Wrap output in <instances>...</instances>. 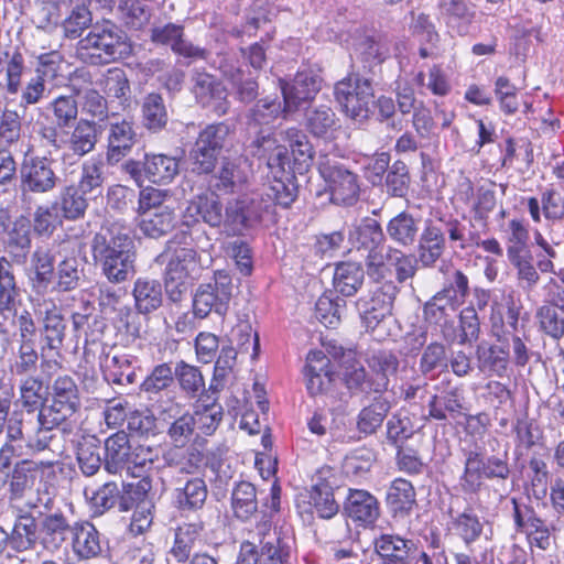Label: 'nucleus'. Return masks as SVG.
I'll list each match as a JSON object with an SVG mask.
<instances>
[{"instance_id":"39","label":"nucleus","mask_w":564,"mask_h":564,"mask_svg":"<svg viewBox=\"0 0 564 564\" xmlns=\"http://www.w3.org/2000/svg\"><path fill=\"white\" fill-rule=\"evenodd\" d=\"M294 112L295 111L286 110L285 99L280 101L278 98L263 97L259 99L252 108H250L248 113V124L250 127L268 126L273 123L278 118L282 117L286 119Z\"/></svg>"},{"instance_id":"15","label":"nucleus","mask_w":564,"mask_h":564,"mask_svg":"<svg viewBox=\"0 0 564 564\" xmlns=\"http://www.w3.org/2000/svg\"><path fill=\"white\" fill-rule=\"evenodd\" d=\"M192 83L193 94L202 107L218 117L228 112L230 101L227 89L216 77L204 72H195L192 75Z\"/></svg>"},{"instance_id":"64","label":"nucleus","mask_w":564,"mask_h":564,"mask_svg":"<svg viewBox=\"0 0 564 564\" xmlns=\"http://www.w3.org/2000/svg\"><path fill=\"white\" fill-rule=\"evenodd\" d=\"M560 308L553 305H543L536 311L540 330L554 340L564 336V317Z\"/></svg>"},{"instance_id":"50","label":"nucleus","mask_w":564,"mask_h":564,"mask_svg":"<svg viewBox=\"0 0 564 564\" xmlns=\"http://www.w3.org/2000/svg\"><path fill=\"white\" fill-rule=\"evenodd\" d=\"M141 112L143 126L152 132L161 131L167 123V110L160 94H148L142 100Z\"/></svg>"},{"instance_id":"59","label":"nucleus","mask_w":564,"mask_h":564,"mask_svg":"<svg viewBox=\"0 0 564 564\" xmlns=\"http://www.w3.org/2000/svg\"><path fill=\"white\" fill-rule=\"evenodd\" d=\"M284 135L290 144L294 163L300 166L299 169H306L314 158V149L307 135L297 128H289Z\"/></svg>"},{"instance_id":"34","label":"nucleus","mask_w":564,"mask_h":564,"mask_svg":"<svg viewBox=\"0 0 564 564\" xmlns=\"http://www.w3.org/2000/svg\"><path fill=\"white\" fill-rule=\"evenodd\" d=\"M200 523H184L175 530L174 543L170 550L172 564H186L192 552L200 540Z\"/></svg>"},{"instance_id":"7","label":"nucleus","mask_w":564,"mask_h":564,"mask_svg":"<svg viewBox=\"0 0 564 564\" xmlns=\"http://www.w3.org/2000/svg\"><path fill=\"white\" fill-rule=\"evenodd\" d=\"M274 214L273 204L263 189H258L230 200L226 206V231L239 234L243 229L271 218Z\"/></svg>"},{"instance_id":"41","label":"nucleus","mask_w":564,"mask_h":564,"mask_svg":"<svg viewBox=\"0 0 564 564\" xmlns=\"http://www.w3.org/2000/svg\"><path fill=\"white\" fill-rule=\"evenodd\" d=\"M478 368L481 372L503 377L507 375L510 352L507 346L491 345L478 346L476 349Z\"/></svg>"},{"instance_id":"9","label":"nucleus","mask_w":564,"mask_h":564,"mask_svg":"<svg viewBox=\"0 0 564 564\" xmlns=\"http://www.w3.org/2000/svg\"><path fill=\"white\" fill-rule=\"evenodd\" d=\"M334 94L348 117L359 122L368 118L369 104L373 97L369 79L351 74L335 85Z\"/></svg>"},{"instance_id":"24","label":"nucleus","mask_w":564,"mask_h":564,"mask_svg":"<svg viewBox=\"0 0 564 564\" xmlns=\"http://www.w3.org/2000/svg\"><path fill=\"white\" fill-rule=\"evenodd\" d=\"M86 267V258H64L56 265L52 289L58 293H68L83 286L87 281Z\"/></svg>"},{"instance_id":"55","label":"nucleus","mask_w":564,"mask_h":564,"mask_svg":"<svg viewBox=\"0 0 564 564\" xmlns=\"http://www.w3.org/2000/svg\"><path fill=\"white\" fill-rule=\"evenodd\" d=\"M86 196L75 185H69L63 188L54 205L59 208L66 219L76 220L84 217L86 213L88 207Z\"/></svg>"},{"instance_id":"18","label":"nucleus","mask_w":564,"mask_h":564,"mask_svg":"<svg viewBox=\"0 0 564 564\" xmlns=\"http://www.w3.org/2000/svg\"><path fill=\"white\" fill-rule=\"evenodd\" d=\"M203 221L213 228L226 227V213L216 192L202 193L193 197L183 214V224L187 227Z\"/></svg>"},{"instance_id":"45","label":"nucleus","mask_w":564,"mask_h":564,"mask_svg":"<svg viewBox=\"0 0 564 564\" xmlns=\"http://www.w3.org/2000/svg\"><path fill=\"white\" fill-rule=\"evenodd\" d=\"M191 416L194 421L195 430L200 434L210 436L217 431L223 421L224 409L215 400L212 402L198 401L194 405Z\"/></svg>"},{"instance_id":"26","label":"nucleus","mask_w":564,"mask_h":564,"mask_svg":"<svg viewBox=\"0 0 564 564\" xmlns=\"http://www.w3.org/2000/svg\"><path fill=\"white\" fill-rule=\"evenodd\" d=\"M30 511H21L14 520L12 530L4 533L3 542L15 552L32 550L40 539L36 520Z\"/></svg>"},{"instance_id":"42","label":"nucleus","mask_w":564,"mask_h":564,"mask_svg":"<svg viewBox=\"0 0 564 564\" xmlns=\"http://www.w3.org/2000/svg\"><path fill=\"white\" fill-rule=\"evenodd\" d=\"M231 510L242 521H249L258 512L257 489L249 481L237 482L231 491Z\"/></svg>"},{"instance_id":"19","label":"nucleus","mask_w":564,"mask_h":564,"mask_svg":"<svg viewBox=\"0 0 564 564\" xmlns=\"http://www.w3.org/2000/svg\"><path fill=\"white\" fill-rule=\"evenodd\" d=\"M151 41L156 45L170 46L171 50L184 57L191 59H205L207 51L194 45L184 37V28L175 23H166L151 29Z\"/></svg>"},{"instance_id":"44","label":"nucleus","mask_w":564,"mask_h":564,"mask_svg":"<svg viewBox=\"0 0 564 564\" xmlns=\"http://www.w3.org/2000/svg\"><path fill=\"white\" fill-rule=\"evenodd\" d=\"M365 271L359 263L340 262L336 265L333 283L343 296H352L364 283Z\"/></svg>"},{"instance_id":"30","label":"nucleus","mask_w":564,"mask_h":564,"mask_svg":"<svg viewBox=\"0 0 564 564\" xmlns=\"http://www.w3.org/2000/svg\"><path fill=\"white\" fill-rule=\"evenodd\" d=\"M74 554L79 560L96 558L102 553L100 533L89 521H76L72 533Z\"/></svg>"},{"instance_id":"8","label":"nucleus","mask_w":564,"mask_h":564,"mask_svg":"<svg viewBox=\"0 0 564 564\" xmlns=\"http://www.w3.org/2000/svg\"><path fill=\"white\" fill-rule=\"evenodd\" d=\"M36 466L31 460L17 463L9 476V501L23 502L28 510L43 508L51 511L54 507V497L47 490H35Z\"/></svg>"},{"instance_id":"27","label":"nucleus","mask_w":564,"mask_h":564,"mask_svg":"<svg viewBox=\"0 0 564 564\" xmlns=\"http://www.w3.org/2000/svg\"><path fill=\"white\" fill-rule=\"evenodd\" d=\"M208 490L204 479L194 477L178 479L173 489V503L180 511H196L203 508Z\"/></svg>"},{"instance_id":"51","label":"nucleus","mask_w":564,"mask_h":564,"mask_svg":"<svg viewBox=\"0 0 564 564\" xmlns=\"http://www.w3.org/2000/svg\"><path fill=\"white\" fill-rule=\"evenodd\" d=\"M419 263L420 261H417L415 256L405 253L400 248L391 246L387 247L386 254L383 256V264H387L389 269L393 267L395 280L399 283H404L412 279L417 271Z\"/></svg>"},{"instance_id":"61","label":"nucleus","mask_w":564,"mask_h":564,"mask_svg":"<svg viewBox=\"0 0 564 564\" xmlns=\"http://www.w3.org/2000/svg\"><path fill=\"white\" fill-rule=\"evenodd\" d=\"M387 502L394 512L411 510L415 503L414 487L402 478L393 480L387 492Z\"/></svg>"},{"instance_id":"52","label":"nucleus","mask_w":564,"mask_h":564,"mask_svg":"<svg viewBox=\"0 0 564 564\" xmlns=\"http://www.w3.org/2000/svg\"><path fill=\"white\" fill-rule=\"evenodd\" d=\"M462 393L458 388L446 391L442 398L434 394L429 401V415L437 421H445L447 419L446 412L452 417H456L462 414Z\"/></svg>"},{"instance_id":"60","label":"nucleus","mask_w":564,"mask_h":564,"mask_svg":"<svg viewBox=\"0 0 564 564\" xmlns=\"http://www.w3.org/2000/svg\"><path fill=\"white\" fill-rule=\"evenodd\" d=\"M453 528L465 545L469 547L482 534L484 523L478 516L469 509L458 513L453 519Z\"/></svg>"},{"instance_id":"49","label":"nucleus","mask_w":564,"mask_h":564,"mask_svg":"<svg viewBox=\"0 0 564 564\" xmlns=\"http://www.w3.org/2000/svg\"><path fill=\"white\" fill-rule=\"evenodd\" d=\"M310 500L321 518L330 519L339 510V506L334 498L333 486L319 476L312 485Z\"/></svg>"},{"instance_id":"47","label":"nucleus","mask_w":564,"mask_h":564,"mask_svg":"<svg viewBox=\"0 0 564 564\" xmlns=\"http://www.w3.org/2000/svg\"><path fill=\"white\" fill-rule=\"evenodd\" d=\"M15 262L0 257V311L14 310L21 295V290L14 274Z\"/></svg>"},{"instance_id":"14","label":"nucleus","mask_w":564,"mask_h":564,"mask_svg":"<svg viewBox=\"0 0 564 564\" xmlns=\"http://www.w3.org/2000/svg\"><path fill=\"white\" fill-rule=\"evenodd\" d=\"M138 132L132 119L113 118L107 130L106 162L116 165L127 158L138 143Z\"/></svg>"},{"instance_id":"20","label":"nucleus","mask_w":564,"mask_h":564,"mask_svg":"<svg viewBox=\"0 0 564 564\" xmlns=\"http://www.w3.org/2000/svg\"><path fill=\"white\" fill-rule=\"evenodd\" d=\"M75 522L65 516L55 506L51 511L42 512L39 523V536L41 544L48 551H57L72 535Z\"/></svg>"},{"instance_id":"28","label":"nucleus","mask_w":564,"mask_h":564,"mask_svg":"<svg viewBox=\"0 0 564 564\" xmlns=\"http://www.w3.org/2000/svg\"><path fill=\"white\" fill-rule=\"evenodd\" d=\"M421 231V218L405 210L392 217L386 226L387 237L399 248L413 247Z\"/></svg>"},{"instance_id":"58","label":"nucleus","mask_w":564,"mask_h":564,"mask_svg":"<svg viewBox=\"0 0 564 564\" xmlns=\"http://www.w3.org/2000/svg\"><path fill=\"white\" fill-rule=\"evenodd\" d=\"M459 306L453 302L451 296L438 291L423 305V317L429 324L441 325Z\"/></svg>"},{"instance_id":"11","label":"nucleus","mask_w":564,"mask_h":564,"mask_svg":"<svg viewBox=\"0 0 564 564\" xmlns=\"http://www.w3.org/2000/svg\"><path fill=\"white\" fill-rule=\"evenodd\" d=\"M214 283L200 284L193 299V313L198 318L212 312L223 316L227 313L232 295V282L225 271L215 273Z\"/></svg>"},{"instance_id":"35","label":"nucleus","mask_w":564,"mask_h":564,"mask_svg":"<svg viewBox=\"0 0 564 564\" xmlns=\"http://www.w3.org/2000/svg\"><path fill=\"white\" fill-rule=\"evenodd\" d=\"M441 15L449 31L466 35L474 21L475 10L463 0H449L441 3Z\"/></svg>"},{"instance_id":"63","label":"nucleus","mask_w":564,"mask_h":564,"mask_svg":"<svg viewBox=\"0 0 564 564\" xmlns=\"http://www.w3.org/2000/svg\"><path fill=\"white\" fill-rule=\"evenodd\" d=\"M100 446L95 437L86 438L78 444L77 463L85 476H94L102 464Z\"/></svg>"},{"instance_id":"37","label":"nucleus","mask_w":564,"mask_h":564,"mask_svg":"<svg viewBox=\"0 0 564 564\" xmlns=\"http://www.w3.org/2000/svg\"><path fill=\"white\" fill-rule=\"evenodd\" d=\"M135 310L140 314L156 311L163 302V291L160 281L150 278H138L132 291Z\"/></svg>"},{"instance_id":"25","label":"nucleus","mask_w":564,"mask_h":564,"mask_svg":"<svg viewBox=\"0 0 564 564\" xmlns=\"http://www.w3.org/2000/svg\"><path fill=\"white\" fill-rule=\"evenodd\" d=\"M241 158H224L220 167L212 176L209 187L220 194H232L248 181V173L242 167Z\"/></svg>"},{"instance_id":"40","label":"nucleus","mask_w":564,"mask_h":564,"mask_svg":"<svg viewBox=\"0 0 564 564\" xmlns=\"http://www.w3.org/2000/svg\"><path fill=\"white\" fill-rule=\"evenodd\" d=\"M368 367L371 370L375 388L379 393H383L389 388L390 377L394 376L399 369V359L391 351L379 350L368 359Z\"/></svg>"},{"instance_id":"57","label":"nucleus","mask_w":564,"mask_h":564,"mask_svg":"<svg viewBox=\"0 0 564 564\" xmlns=\"http://www.w3.org/2000/svg\"><path fill=\"white\" fill-rule=\"evenodd\" d=\"M99 86L108 97L119 99L122 104L130 99V83L126 72L120 67L107 69L99 80Z\"/></svg>"},{"instance_id":"56","label":"nucleus","mask_w":564,"mask_h":564,"mask_svg":"<svg viewBox=\"0 0 564 564\" xmlns=\"http://www.w3.org/2000/svg\"><path fill=\"white\" fill-rule=\"evenodd\" d=\"M93 13L86 1L73 6L68 15L62 23L65 37L76 40L82 36L85 30L93 28Z\"/></svg>"},{"instance_id":"54","label":"nucleus","mask_w":564,"mask_h":564,"mask_svg":"<svg viewBox=\"0 0 564 564\" xmlns=\"http://www.w3.org/2000/svg\"><path fill=\"white\" fill-rule=\"evenodd\" d=\"M181 390L189 398H196L205 392V380L199 368L183 360L173 370Z\"/></svg>"},{"instance_id":"32","label":"nucleus","mask_w":564,"mask_h":564,"mask_svg":"<svg viewBox=\"0 0 564 564\" xmlns=\"http://www.w3.org/2000/svg\"><path fill=\"white\" fill-rule=\"evenodd\" d=\"M345 511L354 521L372 524L379 517V503L375 496L362 489H349Z\"/></svg>"},{"instance_id":"10","label":"nucleus","mask_w":564,"mask_h":564,"mask_svg":"<svg viewBox=\"0 0 564 564\" xmlns=\"http://www.w3.org/2000/svg\"><path fill=\"white\" fill-rule=\"evenodd\" d=\"M0 226L3 228L1 243L8 260L22 265L26 262L32 247V223L25 215L10 221L7 210L0 209Z\"/></svg>"},{"instance_id":"21","label":"nucleus","mask_w":564,"mask_h":564,"mask_svg":"<svg viewBox=\"0 0 564 564\" xmlns=\"http://www.w3.org/2000/svg\"><path fill=\"white\" fill-rule=\"evenodd\" d=\"M44 305L40 327L41 351L42 355L48 351L59 356L66 336V323L53 301H44Z\"/></svg>"},{"instance_id":"48","label":"nucleus","mask_w":564,"mask_h":564,"mask_svg":"<svg viewBox=\"0 0 564 564\" xmlns=\"http://www.w3.org/2000/svg\"><path fill=\"white\" fill-rule=\"evenodd\" d=\"M336 113L328 105H318L305 111L306 130L315 138L326 139L335 129Z\"/></svg>"},{"instance_id":"3","label":"nucleus","mask_w":564,"mask_h":564,"mask_svg":"<svg viewBox=\"0 0 564 564\" xmlns=\"http://www.w3.org/2000/svg\"><path fill=\"white\" fill-rule=\"evenodd\" d=\"M132 46L126 32L110 20L96 22L76 44L78 59L89 65H106L129 56Z\"/></svg>"},{"instance_id":"12","label":"nucleus","mask_w":564,"mask_h":564,"mask_svg":"<svg viewBox=\"0 0 564 564\" xmlns=\"http://www.w3.org/2000/svg\"><path fill=\"white\" fill-rule=\"evenodd\" d=\"M20 180L22 200H25L29 194L53 192L61 181L54 170V160L39 155L24 159L20 167Z\"/></svg>"},{"instance_id":"4","label":"nucleus","mask_w":564,"mask_h":564,"mask_svg":"<svg viewBox=\"0 0 564 564\" xmlns=\"http://www.w3.org/2000/svg\"><path fill=\"white\" fill-rule=\"evenodd\" d=\"M349 241L354 248L364 252L366 272L375 282H381L388 276L389 268L383 264L386 254V235L379 221L366 217L349 231Z\"/></svg>"},{"instance_id":"36","label":"nucleus","mask_w":564,"mask_h":564,"mask_svg":"<svg viewBox=\"0 0 564 564\" xmlns=\"http://www.w3.org/2000/svg\"><path fill=\"white\" fill-rule=\"evenodd\" d=\"M224 77L230 83L237 100L243 104H250L259 95V84L251 74H246L240 67L232 64L220 65Z\"/></svg>"},{"instance_id":"1","label":"nucleus","mask_w":564,"mask_h":564,"mask_svg":"<svg viewBox=\"0 0 564 564\" xmlns=\"http://www.w3.org/2000/svg\"><path fill=\"white\" fill-rule=\"evenodd\" d=\"M79 409V389L75 380L68 375L58 376L52 384L51 404L42 406L36 414L35 434L28 440L30 449L36 453L46 449L55 429L70 433Z\"/></svg>"},{"instance_id":"31","label":"nucleus","mask_w":564,"mask_h":564,"mask_svg":"<svg viewBox=\"0 0 564 564\" xmlns=\"http://www.w3.org/2000/svg\"><path fill=\"white\" fill-rule=\"evenodd\" d=\"M100 128L94 120L80 119L65 139L64 147L73 155L83 158L93 152L98 143Z\"/></svg>"},{"instance_id":"53","label":"nucleus","mask_w":564,"mask_h":564,"mask_svg":"<svg viewBox=\"0 0 564 564\" xmlns=\"http://www.w3.org/2000/svg\"><path fill=\"white\" fill-rule=\"evenodd\" d=\"M199 271L197 252L193 248L176 249L165 269V273L193 280Z\"/></svg>"},{"instance_id":"5","label":"nucleus","mask_w":564,"mask_h":564,"mask_svg":"<svg viewBox=\"0 0 564 564\" xmlns=\"http://www.w3.org/2000/svg\"><path fill=\"white\" fill-rule=\"evenodd\" d=\"M234 135L226 122L210 123L202 129L189 151L192 171L198 175L213 173L223 151L232 147Z\"/></svg>"},{"instance_id":"33","label":"nucleus","mask_w":564,"mask_h":564,"mask_svg":"<svg viewBox=\"0 0 564 564\" xmlns=\"http://www.w3.org/2000/svg\"><path fill=\"white\" fill-rule=\"evenodd\" d=\"M105 469L109 474L116 475L126 467L129 468L132 446L128 434L119 431L110 435L105 442Z\"/></svg>"},{"instance_id":"2","label":"nucleus","mask_w":564,"mask_h":564,"mask_svg":"<svg viewBox=\"0 0 564 564\" xmlns=\"http://www.w3.org/2000/svg\"><path fill=\"white\" fill-rule=\"evenodd\" d=\"M134 245L128 231L113 224L101 228L91 241V252L111 283H121L134 274Z\"/></svg>"},{"instance_id":"43","label":"nucleus","mask_w":564,"mask_h":564,"mask_svg":"<svg viewBox=\"0 0 564 564\" xmlns=\"http://www.w3.org/2000/svg\"><path fill=\"white\" fill-rule=\"evenodd\" d=\"M106 180L105 164L100 158H90L80 166V177L76 187L89 197L101 195Z\"/></svg>"},{"instance_id":"22","label":"nucleus","mask_w":564,"mask_h":564,"mask_svg":"<svg viewBox=\"0 0 564 564\" xmlns=\"http://www.w3.org/2000/svg\"><path fill=\"white\" fill-rule=\"evenodd\" d=\"M290 556L289 545L282 541L267 542L263 546L252 541L240 544L237 564H285Z\"/></svg>"},{"instance_id":"38","label":"nucleus","mask_w":564,"mask_h":564,"mask_svg":"<svg viewBox=\"0 0 564 564\" xmlns=\"http://www.w3.org/2000/svg\"><path fill=\"white\" fill-rule=\"evenodd\" d=\"M147 180L154 184H169L180 173V161L162 153L145 154Z\"/></svg>"},{"instance_id":"62","label":"nucleus","mask_w":564,"mask_h":564,"mask_svg":"<svg viewBox=\"0 0 564 564\" xmlns=\"http://www.w3.org/2000/svg\"><path fill=\"white\" fill-rule=\"evenodd\" d=\"M389 408V402L387 401H377L365 406L358 414V431L366 435L376 433V431L382 425Z\"/></svg>"},{"instance_id":"6","label":"nucleus","mask_w":564,"mask_h":564,"mask_svg":"<svg viewBox=\"0 0 564 564\" xmlns=\"http://www.w3.org/2000/svg\"><path fill=\"white\" fill-rule=\"evenodd\" d=\"M464 470L459 477V488L466 495L481 490L484 479L506 480L510 475L508 454L486 456L478 448L464 451Z\"/></svg>"},{"instance_id":"29","label":"nucleus","mask_w":564,"mask_h":564,"mask_svg":"<svg viewBox=\"0 0 564 564\" xmlns=\"http://www.w3.org/2000/svg\"><path fill=\"white\" fill-rule=\"evenodd\" d=\"M373 551L380 562L411 561L416 546L413 540L399 534L382 533L373 540Z\"/></svg>"},{"instance_id":"46","label":"nucleus","mask_w":564,"mask_h":564,"mask_svg":"<svg viewBox=\"0 0 564 564\" xmlns=\"http://www.w3.org/2000/svg\"><path fill=\"white\" fill-rule=\"evenodd\" d=\"M140 231L152 239H160L173 230L175 215L173 208H164L158 213L138 214Z\"/></svg>"},{"instance_id":"17","label":"nucleus","mask_w":564,"mask_h":564,"mask_svg":"<svg viewBox=\"0 0 564 564\" xmlns=\"http://www.w3.org/2000/svg\"><path fill=\"white\" fill-rule=\"evenodd\" d=\"M321 77L308 69L297 72L292 80L279 78L286 110L296 112L305 102L313 100L321 89Z\"/></svg>"},{"instance_id":"23","label":"nucleus","mask_w":564,"mask_h":564,"mask_svg":"<svg viewBox=\"0 0 564 564\" xmlns=\"http://www.w3.org/2000/svg\"><path fill=\"white\" fill-rule=\"evenodd\" d=\"M416 242L417 261L423 268H433L446 249L445 230L441 224L426 220Z\"/></svg>"},{"instance_id":"13","label":"nucleus","mask_w":564,"mask_h":564,"mask_svg":"<svg viewBox=\"0 0 564 564\" xmlns=\"http://www.w3.org/2000/svg\"><path fill=\"white\" fill-rule=\"evenodd\" d=\"M319 173L327 183L330 199L337 205H352L359 194L357 175L337 160L326 159L319 163Z\"/></svg>"},{"instance_id":"16","label":"nucleus","mask_w":564,"mask_h":564,"mask_svg":"<svg viewBox=\"0 0 564 564\" xmlns=\"http://www.w3.org/2000/svg\"><path fill=\"white\" fill-rule=\"evenodd\" d=\"M29 284L32 293L44 296L53 283L56 254L50 243L36 245L30 252Z\"/></svg>"}]
</instances>
